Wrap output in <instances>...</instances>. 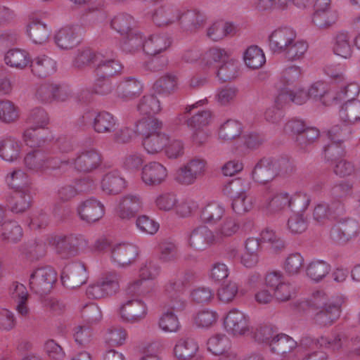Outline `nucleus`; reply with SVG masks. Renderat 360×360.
Wrapping results in <instances>:
<instances>
[{"label": "nucleus", "instance_id": "nucleus-63", "mask_svg": "<svg viewBox=\"0 0 360 360\" xmlns=\"http://www.w3.org/2000/svg\"><path fill=\"white\" fill-rule=\"evenodd\" d=\"M81 316L84 321L89 324H94L100 321L102 318V313L97 304L89 303L82 308Z\"/></svg>", "mask_w": 360, "mask_h": 360}, {"label": "nucleus", "instance_id": "nucleus-58", "mask_svg": "<svg viewBox=\"0 0 360 360\" xmlns=\"http://www.w3.org/2000/svg\"><path fill=\"white\" fill-rule=\"evenodd\" d=\"M289 209L294 213H300L305 211L311 201L308 195L298 193L292 196L288 195Z\"/></svg>", "mask_w": 360, "mask_h": 360}, {"label": "nucleus", "instance_id": "nucleus-50", "mask_svg": "<svg viewBox=\"0 0 360 360\" xmlns=\"http://www.w3.org/2000/svg\"><path fill=\"white\" fill-rule=\"evenodd\" d=\"M334 53L345 58L352 55V45L350 36L347 32H340L335 37V41L333 46Z\"/></svg>", "mask_w": 360, "mask_h": 360}, {"label": "nucleus", "instance_id": "nucleus-64", "mask_svg": "<svg viewBox=\"0 0 360 360\" xmlns=\"http://www.w3.org/2000/svg\"><path fill=\"white\" fill-rule=\"evenodd\" d=\"M212 114L210 110H202L186 120L187 125L193 129H204L211 121Z\"/></svg>", "mask_w": 360, "mask_h": 360}, {"label": "nucleus", "instance_id": "nucleus-6", "mask_svg": "<svg viewBox=\"0 0 360 360\" xmlns=\"http://www.w3.org/2000/svg\"><path fill=\"white\" fill-rule=\"evenodd\" d=\"M147 306L141 300H127L120 309L121 318L127 322L136 323L143 319L147 314Z\"/></svg>", "mask_w": 360, "mask_h": 360}, {"label": "nucleus", "instance_id": "nucleus-1", "mask_svg": "<svg viewBox=\"0 0 360 360\" xmlns=\"http://www.w3.org/2000/svg\"><path fill=\"white\" fill-rule=\"evenodd\" d=\"M342 300H330L323 292L318 291L311 301L315 313L314 321L320 326H328L338 319L341 313Z\"/></svg>", "mask_w": 360, "mask_h": 360}, {"label": "nucleus", "instance_id": "nucleus-13", "mask_svg": "<svg viewBox=\"0 0 360 360\" xmlns=\"http://www.w3.org/2000/svg\"><path fill=\"white\" fill-rule=\"evenodd\" d=\"M77 213L82 221L94 223L104 215L103 205L98 200L91 198L82 202L77 207Z\"/></svg>", "mask_w": 360, "mask_h": 360}, {"label": "nucleus", "instance_id": "nucleus-21", "mask_svg": "<svg viewBox=\"0 0 360 360\" xmlns=\"http://www.w3.org/2000/svg\"><path fill=\"white\" fill-rule=\"evenodd\" d=\"M141 83L134 77H127L120 82L117 86V96L123 100H131L142 92Z\"/></svg>", "mask_w": 360, "mask_h": 360}, {"label": "nucleus", "instance_id": "nucleus-33", "mask_svg": "<svg viewBox=\"0 0 360 360\" xmlns=\"http://www.w3.org/2000/svg\"><path fill=\"white\" fill-rule=\"evenodd\" d=\"M44 129L30 127L23 134V140L25 144L30 148H39L49 140Z\"/></svg>", "mask_w": 360, "mask_h": 360}, {"label": "nucleus", "instance_id": "nucleus-26", "mask_svg": "<svg viewBox=\"0 0 360 360\" xmlns=\"http://www.w3.org/2000/svg\"><path fill=\"white\" fill-rule=\"evenodd\" d=\"M179 9L172 6H160L151 15L153 22L158 27L167 26L176 22Z\"/></svg>", "mask_w": 360, "mask_h": 360}, {"label": "nucleus", "instance_id": "nucleus-60", "mask_svg": "<svg viewBox=\"0 0 360 360\" xmlns=\"http://www.w3.org/2000/svg\"><path fill=\"white\" fill-rule=\"evenodd\" d=\"M360 88L356 83H351L341 88L336 94L333 93V103H338L342 101L356 100L355 97L359 94Z\"/></svg>", "mask_w": 360, "mask_h": 360}, {"label": "nucleus", "instance_id": "nucleus-51", "mask_svg": "<svg viewBox=\"0 0 360 360\" xmlns=\"http://www.w3.org/2000/svg\"><path fill=\"white\" fill-rule=\"evenodd\" d=\"M207 346L212 354L219 356L230 349V342L225 335L217 334L207 340Z\"/></svg>", "mask_w": 360, "mask_h": 360}, {"label": "nucleus", "instance_id": "nucleus-42", "mask_svg": "<svg viewBox=\"0 0 360 360\" xmlns=\"http://www.w3.org/2000/svg\"><path fill=\"white\" fill-rule=\"evenodd\" d=\"M135 21L133 17L127 13H121L116 15L111 20V27L119 32L122 36L131 32L135 27Z\"/></svg>", "mask_w": 360, "mask_h": 360}, {"label": "nucleus", "instance_id": "nucleus-5", "mask_svg": "<svg viewBox=\"0 0 360 360\" xmlns=\"http://www.w3.org/2000/svg\"><path fill=\"white\" fill-rule=\"evenodd\" d=\"M87 278L86 267L80 262H75L66 265L60 275L63 285L70 289L80 287L86 283Z\"/></svg>", "mask_w": 360, "mask_h": 360}, {"label": "nucleus", "instance_id": "nucleus-19", "mask_svg": "<svg viewBox=\"0 0 360 360\" xmlns=\"http://www.w3.org/2000/svg\"><path fill=\"white\" fill-rule=\"evenodd\" d=\"M97 62L95 72L97 77L111 78L120 73L122 69L121 63L114 58H109L103 54H98L96 58Z\"/></svg>", "mask_w": 360, "mask_h": 360}, {"label": "nucleus", "instance_id": "nucleus-62", "mask_svg": "<svg viewBox=\"0 0 360 360\" xmlns=\"http://www.w3.org/2000/svg\"><path fill=\"white\" fill-rule=\"evenodd\" d=\"M285 207L289 208L288 194L286 193L275 195L266 205V209L269 213H276Z\"/></svg>", "mask_w": 360, "mask_h": 360}, {"label": "nucleus", "instance_id": "nucleus-4", "mask_svg": "<svg viewBox=\"0 0 360 360\" xmlns=\"http://www.w3.org/2000/svg\"><path fill=\"white\" fill-rule=\"evenodd\" d=\"M265 284L273 292V296L279 302H287L295 295V290L290 283L285 281L281 271H273L265 276Z\"/></svg>", "mask_w": 360, "mask_h": 360}, {"label": "nucleus", "instance_id": "nucleus-27", "mask_svg": "<svg viewBox=\"0 0 360 360\" xmlns=\"http://www.w3.org/2000/svg\"><path fill=\"white\" fill-rule=\"evenodd\" d=\"M101 187L107 194L117 195L125 188V180L117 171H112L103 176Z\"/></svg>", "mask_w": 360, "mask_h": 360}, {"label": "nucleus", "instance_id": "nucleus-34", "mask_svg": "<svg viewBox=\"0 0 360 360\" xmlns=\"http://www.w3.org/2000/svg\"><path fill=\"white\" fill-rule=\"evenodd\" d=\"M340 117L345 122L354 124L360 121V101H347L340 110Z\"/></svg>", "mask_w": 360, "mask_h": 360}, {"label": "nucleus", "instance_id": "nucleus-16", "mask_svg": "<svg viewBox=\"0 0 360 360\" xmlns=\"http://www.w3.org/2000/svg\"><path fill=\"white\" fill-rule=\"evenodd\" d=\"M205 18L200 11L195 10L178 11L177 22L181 28L186 32H195L203 27Z\"/></svg>", "mask_w": 360, "mask_h": 360}, {"label": "nucleus", "instance_id": "nucleus-7", "mask_svg": "<svg viewBox=\"0 0 360 360\" xmlns=\"http://www.w3.org/2000/svg\"><path fill=\"white\" fill-rule=\"evenodd\" d=\"M167 177V168L158 162H150L142 167L141 179L149 186H158Z\"/></svg>", "mask_w": 360, "mask_h": 360}, {"label": "nucleus", "instance_id": "nucleus-9", "mask_svg": "<svg viewBox=\"0 0 360 360\" xmlns=\"http://www.w3.org/2000/svg\"><path fill=\"white\" fill-rule=\"evenodd\" d=\"M296 39L295 32L290 27H281L274 30L269 37L271 50L276 53H283Z\"/></svg>", "mask_w": 360, "mask_h": 360}, {"label": "nucleus", "instance_id": "nucleus-52", "mask_svg": "<svg viewBox=\"0 0 360 360\" xmlns=\"http://www.w3.org/2000/svg\"><path fill=\"white\" fill-rule=\"evenodd\" d=\"M347 342V337L343 333H333L330 336H321L317 339V343L321 347L334 352L341 349Z\"/></svg>", "mask_w": 360, "mask_h": 360}, {"label": "nucleus", "instance_id": "nucleus-46", "mask_svg": "<svg viewBox=\"0 0 360 360\" xmlns=\"http://www.w3.org/2000/svg\"><path fill=\"white\" fill-rule=\"evenodd\" d=\"M6 63L11 67L22 69L30 63L29 54L24 50H9L5 56Z\"/></svg>", "mask_w": 360, "mask_h": 360}, {"label": "nucleus", "instance_id": "nucleus-11", "mask_svg": "<svg viewBox=\"0 0 360 360\" xmlns=\"http://www.w3.org/2000/svg\"><path fill=\"white\" fill-rule=\"evenodd\" d=\"M274 158L264 157L255 165L252 171V179L257 183L265 184L272 181L276 176Z\"/></svg>", "mask_w": 360, "mask_h": 360}, {"label": "nucleus", "instance_id": "nucleus-18", "mask_svg": "<svg viewBox=\"0 0 360 360\" xmlns=\"http://www.w3.org/2000/svg\"><path fill=\"white\" fill-rule=\"evenodd\" d=\"M101 155L96 149L86 150L75 160L74 165L77 170L90 172L99 167L101 163Z\"/></svg>", "mask_w": 360, "mask_h": 360}, {"label": "nucleus", "instance_id": "nucleus-14", "mask_svg": "<svg viewBox=\"0 0 360 360\" xmlns=\"http://www.w3.org/2000/svg\"><path fill=\"white\" fill-rule=\"evenodd\" d=\"M141 207L142 200L139 195L128 194L120 199L116 214L122 219H129L136 215Z\"/></svg>", "mask_w": 360, "mask_h": 360}, {"label": "nucleus", "instance_id": "nucleus-3", "mask_svg": "<svg viewBox=\"0 0 360 360\" xmlns=\"http://www.w3.org/2000/svg\"><path fill=\"white\" fill-rule=\"evenodd\" d=\"M120 276L108 272L96 282L89 285L86 294L89 299H101L115 294L119 288Z\"/></svg>", "mask_w": 360, "mask_h": 360}, {"label": "nucleus", "instance_id": "nucleus-43", "mask_svg": "<svg viewBox=\"0 0 360 360\" xmlns=\"http://www.w3.org/2000/svg\"><path fill=\"white\" fill-rule=\"evenodd\" d=\"M144 41L141 32L135 29L123 36L121 46L124 51L133 53L141 49H143Z\"/></svg>", "mask_w": 360, "mask_h": 360}, {"label": "nucleus", "instance_id": "nucleus-41", "mask_svg": "<svg viewBox=\"0 0 360 360\" xmlns=\"http://www.w3.org/2000/svg\"><path fill=\"white\" fill-rule=\"evenodd\" d=\"M19 156L20 146L14 139L8 138L0 141V157L3 160L13 162Z\"/></svg>", "mask_w": 360, "mask_h": 360}, {"label": "nucleus", "instance_id": "nucleus-55", "mask_svg": "<svg viewBox=\"0 0 360 360\" xmlns=\"http://www.w3.org/2000/svg\"><path fill=\"white\" fill-rule=\"evenodd\" d=\"M338 19L335 11H314L312 22L319 28H326L334 24Z\"/></svg>", "mask_w": 360, "mask_h": 360}, {"label": "nucleus", "instance_id": "nucleus-29", "mask_svg": "<svg viewBox=\"0 0 360 360\" xmlns=\"http://www.w3.org/2000/svg\"><path fill=\"white\" fill-rule=\"evenodd\" d=\"M12 298L17 302L16 310L22 316H27L30 309L27 305L29 295L24 285L13 283L10 288Z\"/></svg>", "mask_w": 360, "mask_h": 360}, {"label": "nucleus", "instance_id": "nucleus-57", "mask_svg": "<svg viewBox=\"0 0 360 360\" xmlns=\"http://www.w3.org/2000/svg\"><path fill=\"white\" fill-rule=\"evenodd\" d=\"M19 117L18 108L10 101H0V121L5 123L14 122Z\"/></svg>", "mask_w": 360, "mask_h": 360}, {"label": "nucleus", "instance_id": "nucleus-10", "mask_svg": "<svg viewBox=\"0 0 360 360\" xmlns=\"http://www.w3.org/2000/svg\"><path fill=\"white\" fill-rule=\"evenodd\" d=\"M224 324L226 331L233 335H244L249 330V321L247 316L236 309L227 314Z\"/></svg>", "mask_w": 360, "mask_h": 360}, {"label": "nucleus", "instance_id": "nucleus-23", "mask_svg": "<svg viewBox=\"0 0 360 360\" xmlns=\"http://www.w3.org/2000/svg\"><path fill=\"white\" fill-rule=\"evenodd\" d=\"M118 126L117 118L107 111L97 112L94 130L98 134H110L115 132Z\"/></svg>", "mask_w": 360, "mask_h": 360}, {"label": "nucleus", "instance_id": "nucleus-8", "mask_svg": "<svg viewBox=\"0 0 360 360\" xmlns=\"http://www.w3.org/2000/svg\"><path fill=\"white\" fill-rule=\"evenodd\" d=\"M215 243L214 233L206 226L195 227L188 235V244L196 250H204Z\"/></svg>", "mask_w": 360, "mask_h": 360}, {"label": "nucleus", "instance_id": "nucleus-25", "mask_svg": "<svg viewBox=\"0 0 360 360\" xmlns=\"http://www.w3.org/2000/svg\"><path fill=\"white\" fill-rule=\"evenodd\" d=\"M30 62L32 72L38 77H46L56 70V62L45 55L37 56Z\"/></svg>", "mask_w": 360, "mask_h": 360}, {"label": "nucleus", "instance_id": "nucleus-2", "mask_svg": "<svg viewBox=\"0 0 360 360\" xmlns=\"http://www.w3.org/2000/svg\"><path fill=\"white\" fill-rule=\"evenodd\" d=\"M56 281L57 273L52 267H39L30 274V288L34 293L44 296L51 292Z\"/></svg>", "mask_w": 360, "mask_h": 360}, {"label": "nucleus", "instance_id": "nucleus-54", "mask_svg": "<svg viewBox=\"0 0 360 360\" xmlns=\"http://www.w3.org/2000/svg\"><path fill=\"white\" fill-rule=\"evenodd\" d=\"M351 134V127L343 123L333 126L327 133L328 137L330 141L342 143L349 139Z\"/></svg>", "mask_w": 360, "mask_h": 360}, {"label": "nucleus", "instance_id": "nucleus-15", "mask_svg": "<svg viewBox=\"0 0 360 360\" xmlns=\"http://www.w3.org/2000/svg\"><path fill=\"white\" fill-rule=\"evenodd\" d=\"M81 31L82 28L78 25L62 27L55 35V42L61 49H72L79 44Z\"/></svg>", "mask_w": 360, "mask_h": 360}, {"label": "nucleus", "instance_id": "nucleus-38", "mask_svg": "<svg viewBox=\"0 0 360 360\" xmlns=\"http://www.w3.org/2000/svg\"><path fill=\"white\" fill-rule=\"evenodd\" d=\"M238 75V63L233 58H229L217 66V75L223 82L231 81L236 78Z\"/></svg>", "mask_w": 360, "mask_h": 360}, {"label": "nucleus", "instance_id": "nucleus-45", "mask_svg": "<svg viewBox=\"0 0 360 360\" xmlns=\"http://www.w3.org/2000/svg\"><path fill=\"white\" fill-rule=\"evenodd\" d=\"M177 78L175 75L167 74L159 78L153 84L155 93L168 96L176 89Z\"/></svg>", "mask_w": 360, "mask_h": 360}, {"label": "nucleus", "instance_id": "nucleus-56", "mask_svg": "<svg viewBox=\"0 0 360 360\" xmlns=\"http://www.w3.org/2000/svg\"><path fill=\"white\" fill-rule=\"evenodd\" d=\"M304 265V259L302 256L297 252L290 254L286 259L283 264L285 272L288 276H295L300 274Z\"/></svg>", "mask_w": 360, "mask_h": 360}, {"label": "nucleus", "instance_id": "nucleus-39", "mask_svg": "<svg viewBox=\"0 0 360 360\" xmlns=\"http://www.w3.org/2000/svg\"><path fill=\"white\" fill-rule=\"evenodd\" d=\"M245 65L250 69H259L266 62L262 50L257 46H250L244 53L243 56Z\"/></svg>", "mask_w": 360, "mask_h": 360}, {"label": "nucleus", "instance_id": "nucleus-12", "mask_svg": "<svg viewBox=\"0 0 360 360\" xmlns=\"http://www.w3.org/2000/svg\"><path fill=\"white\" fill-rule=\"evenodd\" d=\"M32 202V196L28 187L14 190L6 198V205L13 213L19 214L28 210Z\"/></svg>", "mask_w": 360, "mask_h": 360}, {"label": "nucleus", "instance_id": "nucleus-32", "mask_svg": "<svg viewBox=\"0 0 360 360\" xmlns=\"http://www.w3.org/2000/svg\"><path fill=\"white\" fill-rule=\"evenodd\" d=\"M309 98L321 101L325 105L333 103V92L328 91L326 83L317 82L313 84L308 91Z\"/></svg>", "mask_w": 360, "mask_h": 360}, {"label": "nucleus", "instance_id": "nucleus-47", "mask_svg": "<svg viewBox=\"0 0 360 360\" xmlns=\"http://www.w3.org/2000/svg\"><path fill=\"white\" fill-rule=\"evenodd\" d=\"M137 110L145 115L156 114L161 110L160 101L153 94L143 96L139 102Z\"/></svg>", "mask_w": 360, "mask_h": 360}, {"label": "nucleus", "instance_id": "nucleus-17", "mask_svg": "<svg viewBox=\"0 0 360 360\" xmlns=\"http://www.w3.org/2000/svg\"><path fill=\"white\" fill-rule=\"evenodd\" d=\"M53 245L57 254L66 258L77 254L80 240L75 235L58 236L53 238Z\"/></svg>", "mask_w": 360, "mask_h": 360}, {"label": "nucleus", "instance_id": "nucleus-59", "mask_svg": "<svg viewBox=\"0 0 360 360\" xmlns=\"http://www.w3.org/2000/svg\"><path fill=\"white\" fill-rule=\"evenodd\" d=\"M308 49V44L303 41H294L291 43L283 53L288 60H297L301 59Z\"/></svg>", "mask_w": 360, "mask_h": 360}, {"label": "nucleus", "instance_id": "nucleus-37", "mask_svg": "<svg viewBox=\"0 0 360 360\" xmlns=\"http://www.w3.org/2000/svg\"><path fill=\"white\" fill-rule=\"evenodd\" d=\"M27 34L34 44H41L47 41L49 31L46 25L39 20H33L27 26Z\"/></svg>", "mask_w": 360, "mask_h": 360}, {"label": "nucleus", "instance_id": "nucleus-20", "mask_svg": "<svg viewBox=\"0 0 360 360\" xmlns=\"http://www.w3.org/2000/svg\"><path fill=\"white\" fill-rule=\"evenodd\" d=\"M138 255V248L130 243L118 244L112 250V259L122 266L134 262Z\"/></svg>", "mask_w": 360, "mask_h": 360}, {"label": "nucleus", "instance_id": "nucleus-36", "mask_svg": "<svg viewBox=\"0 0 360 360\" xmlns=\"http://www.w3.org/2000/svg\"><path fill=\"white\" fill-rule=\"evenodd\" d=\"M224 212L223 206L217 202H211L202 209L200 219L205 224H214L222 218Z\"/></svg>", "mask_w": 360, "mask_h": 360}, {"label": "nucleus", "instance_id": "nucleus-35", "mask_svg": "<svg viewBox=\"0 0 360 360\" xmlns=\"http://www.w3.org/2000/svg\"><path fill=\"white\" fill-rule=\"evenodd\" d=\"M46 155L47 152L41 148L34 149L25 157V165L30 170L44 172Z\"/></svg>", "mask_w": 360, "mask_h": 360}, {"label": "nucleus", "instance_id": "nucleus-40", "mask_svg": "<svg viewBox=\"0 0 360 360\" xmlns=\"http://www.w3.org/2000/svg\"><path fill=\"white\" fill-rule=\"evenodd\" d=\"M250 188V182L247 179L236 178L229 181L224 187L223 192L230 198L247 195Z\"/></svg>", "mask_w": 360, "mask_h": 360}, {"label": "nucleus", "instance_id": "nucleus-61", "mask_svg": "<svg viewBox=\"0 0 360 360\" xmlns=\"http://www.w3.org/2000/svg\"><path fill=\"white\" fill-rule=\"evenodd\" d=\"M27 122L32 124L33 127L44 129V127L49 123V116L44 108H34L30 111Z\"/></svg>", "mask_w": 360, "mask_h": 360}, {"label": "nucleus", "instance_id": "nucleus-31", "mask_svg": "<svg viewBox=\"0 0 360 360\" xmlns=\"http://www.w3.org/2000/svg\"><path fill=\"white\" fill-rule=\"evenodd\" d=\"M169 141L168 136L165 133L146 134L143 139L145 150L150 154L161 151Z\"/></svg>", "mask_w": 360, "mask_h": 360}, {"label": "nucleus", "instance_id": "nucleus-30", "mask_svg": "<svg viewBox=\"0 0 360 360\" xmlns=\"http://www.w3.org/2000/svg\"><path fill=\"white\" fill-rule=\"evenodd\" d=\"M22 229L14 220H8L1 224V238L4 242L17 243L22 237Z\"/></svg>", "mask_w": 360, "mask_h": 360}, {"label": "nucleus", "instance_id": "nucleus-48", "mask_svg": "<svg viewBox=\"0 0 360 360\" xmlns=\"http://www.w3.org/2000/svg\"><path fill=\"white\" fill-rule=\"evenodd\" d=\"M330 271V264L323 260L312 261L306 269L307 275L316 282L323 279Z\"/></svg>", "mask_w": 360, "mask_h": 360}, {"label": "nucleus", "instance_id": "nucleus-24", "mask_svg": "<svg viewBox=\"0 0 360 360\" xmlns=\"http://www.w3.org/2000/svg\"><path fill=\"white\" fill-rule=\"evenodd\" d=\"M171 44V38L166 34L151 35L144 41L143 51L148 55L156 56L165 51Z\"/></svg>", "mask_w": 360, "mask_h": 360}, {"label": "nucleus", "instance_id": "nucleus-49", "mask_svg": "<svg viewBox=\"0 0 360 360\" xmlns=\"http://www.w3.org/2000/svg\"><path fill=\"white\" fill-rule=\"evenodd\" d=\"M319 136V131L315 127H306L298 136L295 137V142L298 148L307 151L317 139Z\"/></svg>", "mask_w": 360, "mask_h": 360}, {"label": "nucleus", "instance_id": "nucleus-28", "mask_svg": "<svg viewBox=\"0 0 360 360\" xmlns=\"http://www.w3.org/2000/svg\"><path fill=\"white\" fill-rule=\"evenodd\" d=\"M297 347V342L290 336L284 333H276L270 342L271 352L284 356L292 352Z\"/></svg>", "mask_w": 360, "mask_h": 360}, {"label": "nucleus", "instance_id": "nucleus-44", "mask_svg": "<svg viewBox=\"0 0 360 360\" xmlns=\"http://www.w3.org/2000/svg\"><path fill=\"white\" fill-rule=\"evenodd\" d=\"M242 124L235 120H228L224 122L219 131V136L224 141H232L242 133Z\"/></svg>", "mask_w": 360, "mask_h": 360}, {"label": "nucleus", "instance_id": "nucleus-53", "mask_svg": "<svg viewBox=\"0 0 360 360\" xmlns=\"http://www.w3.org/2000/svg\"><path fill=\"white\" fill-rule=\"evenodd\" d=\"M239 229L238 222L232 217H226L216 231L217 242L224 238L230 237L235 234Z\"/></svg>", "mask_w": 360, "mask_h": 360}, {"label": "nucleus", "instance_id": "nucleus-22", "mask_svg": "<svg viewBox=\"0 0 360 360\" xmlns=\"http://www.w3.org/2000/svg\"><path fill=\"white\" fill-rule=\"evenodd\" d=\"M198 349V344L193 338L184 337L176 342L174 353L179 360H190L195 356Z\"/></svg>", "mask_w": 360, "mask_h": 360}]
</instances>
